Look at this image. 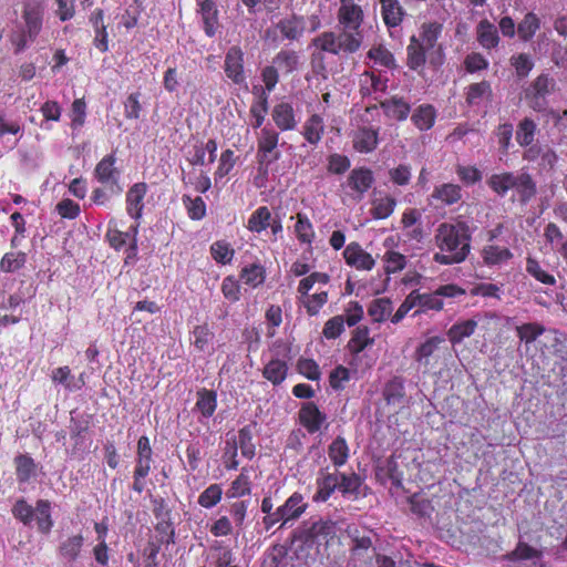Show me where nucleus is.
<instances>
[{
    "mask_svg": "<svg viewBox=\"0 0 567 567\" xmlns=\"http://www.w3.org/2000/svg\"><path fill=\"white\" fill-rule=\"evenodd\" d=\"M435 238L440 246L444 245L446 248H471L470 227L462 220L441 224Z\"/></svg>",
    "mask_w": 567,
    "mask_h": 567,
    "instance_id": "nucleus-1",
    "label": "nucleus"
},
{
    "mask_svg": "<svg viewBox=\"0 0 567 567\" xmlns=\"http://www.w3.org/2000/svg\"><path fill=\"white\" fill-rule=\"evenodd\" d=\"M279 135L277 132L267 127L262 128L258 137L257 162L259 172L266 174L270 164L280 158V152L277 151Z\"/></svg>",
    "mask_w": 567,
    "mask_h": 567,
    "instance_id": "nucleus-2",
    "label": "nucleus"
},
{
    "mask_svg": "<svg viewBox=\"0 0 567 567\" xmlns=\"http://www.w3.org/2000/svg\"><path fill=\"white\" fill-rule=\"evenodd\" d=\"M465 295V290L457 285L449 284L440 286L433 292L421 293L419 291L420 308L414 312L416 316L429 310L441 311L444 307L442 298H456Z\"/></svg>",
    "mask_w": 567,
    "mask_h": 567,
    "instance_id": "nucleus-3",
    "label": "nucleus"
},
{
    "mask_svg": "<svg viewBox=\"0 0 567 567\" xmlns=\"http://www.w3.org/2000/svg\"><path fill=\"white\" fill-rule=\"evenodd\" d=\"M295 544L293 554L299 561L312 566L319 560L321 547L302 530L296 536Z\"/></svg>",
    "mask_w": 567,
    "mask_h": 567,
    "instance_id": "nucleus-4",
    "label": "nucleus"
},
{
    "mask_svg": "<svg viewBox=\"0 0 567 567\" xmlns=\"http://www.w3.org/2000/svg\"><path fill=\"white\" fill-rule=\"evenodd\" d=\"M224 71L235 84L241 85L246 82L244 52L239 47L234 45L228 49L225 55Z\"/></svg>",
    "mask_w": 567,
    "mask_h": 567,
    "instance_id": "nucleus-5",
    "label": "nucleus"
},
{
    "mask_svg": "<svg viewBox=\"0 0 567 567\" xmlns=\"http://www.w3.org/2000/svg\"><path fill=\"white\" fill-rule=\"evenodd\" d=\"M44 7L42 3L31 1L24 3L22 18L24 20V30L30 41H34L39 35L43 23Z\"/></svg>",
    "mask_w": 567,
    "mask_h": 567,
    "instance_id": "nucleus-6",
    "label": "nucleus"
},
{
    "mask_svg": "<svg viewBox=\"0 0 567 567\" xmlns=\"http://www.w3.org/2000/svg\"><path fill=\"white\" fill-rule=\"evenodd\" d=\"M320 547L328 546L337 536V523L331 519L320 518L301 529Z\"/></svg>",
    "mask_w": 567,
    "mask_h": 567,
    "instance_id": "nucleus-7",
    "label": "nucleus"
},
{
    "mask_svg": "<svg viewBox=\"0 0 567 567\" xmlns=\"http://www.w3.org/2000/svg\"><path fill=\"white\" fill-rule=\"evenodd\" d=\"M115 156L113 154L103 157L94 169V175L97 181L102 184H110L113 193L122 192V188L117 184L118 171L114 167Z\"/></svg>",
    "mask_w": 567,
    "mask_h": 567,
    "instance_id": "nucleus-8",
    "label": "nucleus"
},
{
    "mask_svg": "<svg viewBox=\"0 0 567 567\" xmlns=\"http://www.w3.org/2000/svg\"><path fill=\"white\" fill-rule=\"evenodd\" d=\"M275 30H278L284 39L289 41H299L306 30V21L303 17L296 13L280 19L275 24Z\"/></svg>",
    "mask_w": 567,
    "mask_h": 567,
    "instance_id": "nucleus-9",
    "label": "nucleus"
},
{
    "mask_svg": "<svg viewBox=\"0 0 567 567\" xmlns=\"http://www.w3.org/2000/svg\"><path fill=\"white\" fill-rule=\"evenodd\" d=\"M298 414L300 424L310 434L318 432L327 421V415L313 402L305 403Z\"/></svg>",
    "mask_w": 567,
    "mask_h": 567,
    "instance_id": "nucleus-10",
    "label": "nucleus"
},
{
    "mask_svg": "<svg viewBox=\"0 0 567 567\" xmlns=\"http://www.w3.org/2000/svg\"><path fill=\"white\" fill-rule=\"evenodd\" d=\"M338 20L342 28L360 30L363 22V11L353 0H341Z\"/></svg>",
    "mask_w": 567,
    "mask_h": 567,
    "instance_id": "nucleus-11",
    "label": "nucleus"
},
{
    "mask_svg": "<svg viewBox=\"0 0 567 567\" xmlns=\"http://www.w3.org/2000/svg\"><path fill=\"white\" fill-rule=\"evenodd\" d=\"M317 491L312 496L315 503L327 502L333 492L339 488V473L320 471L316 480Z\"/></svg>",
    "mask_w": 567,
    "mask_h": 567,
    "instance_id": "nucleus-12",
    "label": "nucleus"
},
{
    "mask_svg": "<svg viewBox=\"0 0 567 567\" xmlns=\"http://www.w3.org/2000/svg\"><path fill=\"white\" fill-rule=\"evenodd\" d=\"M197 12L202 18L205 34L213 38L219 28L216 2L214 0L198 1Z\"/></svg>",
    "mask_w": 567,
    "mask_h": 567,
    "instance_id": "nucleus-13",
    "label": "nucleus"
},
{
    "mask_svg": "<svg viewBox=\"0 0 567 567\" xmlns=\"http://www.w3.org/2000/svg\"><path fill=\"white\" fill-rule=\"evenodd\" d=\"M308 508V503L305 502L303 496L295 492L287 501L278 507V514L281 515L282 526L290 520L298 519Z\"/></svg>",
    "mask_w": 567,
    "mask_h": 567,
    "instance_id": "nucleus-14",
    "label": "nucleus"
},
{
    "mask_svg": "<svg viewBox=\"0 0 567 567\" xmlns=\"http://www.w3.org/2000/svg\"><path fill=\"white\" fill-rule=\"evenodd\" d=\"M83 545L84 537L82 534L69 536L61 540L58 547V554L63 560L74 563L80 558Z\"/></svg>",
    "mask_w": 567,
    "mask_h": 567,
    "instance_id": "nucleus-15",
    "label": "nucleus"
},
{
    "mask_svg": "<svg viewBox=\"0 0 567 567\" xmlns=\"http://www.w3.org/2000/svg\"><path fill=\"white\" fill-rule=\"evenodd\" d=\"M373 182L372 171L364 167L352 169L347 181L348 186L358 193L360 198L372 186Z\"/></svg>",
    "mask_w": 567,
    "mask_h": 567,
    "instance_id": "nucleus-16",
    "label": "nucleus"
},
{
    "mask_svg": "<svg viewBox=\"0 0 567 567\" xmlns=\"http://www.w3.org/2000/svg\"><path fill=\"white\" fill-rule=\"evenodd\" d=\"M147 185L145 183L134 184L126 194L127 213L133 218H140L143 209V198L146 194Z\"/></svg>",
    "mask_w": 567,
    "mask_h": 567,
    "instance_id": "nucleus-17",
    "label": "nucleus"
},
{
    "mask_svg": "<svg viewBox=\"0 0 567 567\" xmlns=\"http://www.w3.org/2000/svg\"><path fill=\"white\" fill-rule=\"evenodd\" d=\"M514 189L517 192L523 204L528 203L537 193L535 181L529 173L524 171L516 173Z\"/></svg>",
    "mask_w": 567,
    "mask_h": 567,
    "instance_id": "nucleus-18",
    "label": "nucleus"
},
{
    "mask_svg": "<svg viewBox=\"0 0 567 567\" xmlns=\"http://www.w3.org/2000/svg\"><path fill=\"white\" fill-rule=\"evenodd\" d=\"M380 105L386 116L398 121H404L411 111L410 104L403 97L399 96H392L391 99L382 101Z\"/></svg>",
    "mask_w": 567,
    "mask_h": 567,
    "instance_id": "nucleus-19",
    "label": "nucleus"
},
{
    "mask_svg": "<svg viewBox=\"0 0 567 567\" xmlns=\"http://www.w3.org/2000/svg\"><path fill=\"white\" fill-rule=\"evenodd\" d=\"M337 38L340 53H354L360 49L363 35L360 30L342 28Z\"/></svg>",
    "mask_w": 567,
    "mask_h": 567,
    "instance_id": "nucleus-20",
    "label": "nucleus"
},
{
    "mask_svg": "<svg viewBox=\"0 0 567 567\" xmlns=\"http://www.w3.org/2000/svg\"><path fill=\"white\" fill-rule=\"evenodd\" d=\"M378 145V132L370 127H362L357 131L353 137V147L361 153H370Z\"/></svg>",
    "mask_w": 567,
    "mask_h": 567,
    "instance_id": "nucleus-21",
    "label": "nucleus"
},
{
    "mask_svg": "<svg viewBox=\"0 0 567 567\" xmlns=\"http://www.w3.org/2000/svg\"><path fill=\"white\" fill-rule=\"evenodd\" d=\"M443 342V339L441 337H431L426 339L423 343H421L415 353L414 359L420 364L423 365L425 369H429L431 365V358L433 357L434 352L439 349V346Z\"/></svg>",
    "mask_w": 567,
    "mask_h": 567,
    "instance_id": "nucleus-22",
    "label": "nucleus"
},
{
    "mask_svg": "<svg viewBox=\"0 0 567 567\" xmlns=\"http://www.w3.org/2000/svg\"><path fill=\"white\" fill-rule=\"evenodd\" d=\"M382 6V17L389 28L398 27L404 16V10L398 0H380Z\"/></svg>",
    "mask_w": 567,
    "mask_h": 567,
    "instance_id": "nucleus-23",
    "label": "nucleus"
},
{
    "mask_svg": "<svg viewBox=\"0 0 567 567\" xmlns=\"http://www.w3.org/2000/svg\"><path fill=\"white\" fill-rule=\"evenodd\" d=\"M272 118L276 125L282 130H292L296 126L293 109L288 103H280L274 107Z\"/></svg>",
    "mask_w": 567,
    "mask_h": 567,
    "instance_id": "nucleus-24",
    "label": "nucleus"
},
{
    "mask_svg": "<svg viewBox=\"0 0 567 567\" xmlns=\"http://www.w3.org/2000/svg\"><path fill=\"white\" fill-rule=\"evenodd\" d=\"M431 197L441 200L444 205H453L462 198V189L458 185L445 183L435 186Z\"/></svg>",
    "mask_w": 567,
    "mask_h": 567,
    "instance_id": "nucleus-25",
    "label": "nucleus"
},
{
    "mask_svg": "<svg viewBox=\"0 0 567 567\" xmlns=\"http://www.w3.org/2000/svg\"><path fill=\"white\" fill-rule=\"evenodd\" d=\"M34 518L39 532L49 534L53 527V519L51 517V503L48 499H39L35 504Z\"/></svg>",
    "mask_w": 567,
    "mask_h": 567,
    "instance_id": "nucleus-26",
    "label": "nucleus"
},
{
    "mask_svg": "<svg viewBox=\"0 0 567 567\" xmlns=\"http://www.w3.org/2000/svg\"><path fill=\"white\" fill-rule=\"evenodd\" d=\"M435 117V109L430 104H423L415 109L411 120L419 130L426 131L433 126Z\"/></svg>",
    "mask_w": 567,
    "mask_h": 567,
    "instance_id": "nucleus-27",
    "label": "nucleus"
},
{
    "mask_svg": "<svg viewBox=\"0 0 567 567\" xmlns=\"http://www.w3.org/2000/svg\"><path fill=\"white\" fill-rule=\"evenodd\" d=\"M425 50L423 43L420 42L415 37L411 38L410 44L406 48L408 52V66L411 70H419L425 64Z\"/></svg>",
    "mask_w": 567,
    "mask_h": 567,
    "instance_id": "nucleus-28",
    "label": "nucleus"
},
{
    "mask_svg": "<svg viewBox=\"0 0 567 567\" xmlns=\"http://www.w3.org/2000/svg\"><path fill=\"white\" fill-rule=\"evenodd\" d=\"M477 40L486 49L495 48L499 41L496 27L488 20H482L477 25Z\"/></svg>",
    "mask_w": 567,
    "mask_h": 567,
    "instance_id": "nucleus-29",
    "label": "nucleus"
},
{
    "mask_svg": "<svg viewBox=\"0 0 567 567\" xmlns=\"http://www.w3.org/2000/svg\"><path fill=\"white\" fill-rule=\"evenodd\" d=\"M477 328V321L468 319L453 324L449 331L447 337L451 343H461L465 338L471 337Z\"/></svg>",
    "mask_w": 567,
    "mask_h": 567,
    "instance_id": "nucleus-30",
    "label": "nucleus"
},
{
    "mask_svg": "<svg viewBox=\"0 0 567 567\" xmlns=\"http://www.w3.org/2000/svg\"><path fill=\"white\" fill-rule=\"evenodd\" d=\"M287 363L279 359L270 360L264 368L262 375L274 385L282 383L287 377Z\"/></svg>",
    "mask_w": 567,
    "mask_h": 567,
    "instance_id": "nucleus-31",
    "label": "nucleus"
},
{
    "mask_svg": "<svg viewBox=\"0 0 567 567\" xmlns=\"http://www.w3.org/2000/svg\"><path fill=\"white\" fill-rule=\"evenodd\" d=\"M217 406V395L214 391L202 389L197 392V402L195 408L205 419L210 417Z\"/></svg>",
    "mask_w": 567,
    "mask_h": 567,
    "instance_id": "nucleus-32",
    "label": "nucleus"
},
{
    "mask_svg": "<svg viewBox=\"0 0 567 567\" xmlns=\"http://www.w3.org/2000/svg\"><path fill=\"white\" fill-rule=\"evenodd\" d=\"M346 261L358 270H371L375 264L365 250H343Z\"/></svg>",
    "mask_w": 567,
    "mask_h": 567,
    "instance_id": "nucleus-33",
    "label": "nucleus"
},
{
    "mask_svg": "<svg viewBox=\"0 0 567 567\" xmlns=\"http://www.w3.org/2000/svg\"><path fill=\"white\" fill-rule=\"evenodd\" d=\"M348 535L353 543V546L351 547L352 555H360L361 551H367L372 547V532H361L357 527H349Z\"/></svg>",
    "mask_w": 567,
    "mask_h": 567,
    "instance_id": "nucleus-34",
    "label": "nucleus"
},
{
    "mask_svg": "<svg viewBox=\"0 0 567 567\" xmlns=\"http://www.w3.org/2000/svg\"><path fill=\"white\" fill-rule=\"evenodd\" d=\"M328 455L334 466L344 465L349 458V447L347 441L342 436H337L329 445Z\"/></svg>",
    "mask_w": 567,
    "mask_h": 567,
    "instance_id": "nucleus-35",
    "label": "nucleus"
},
{
    "mask_svg": "<svg viewBox=\"0 0 567 567\" xmlns=\"http://www.w3.org/2000/svg\"><path fill=\"white\" fill-rule=\"evenodd\" d=\"M404 382L402 378L394 377L384 386L383 398L388 404H399L404 398Z\"/></svg>",
    "mask_w": 567,
    "mask_h": 567,
    "instance_id": "nucleus-36",
    "label": "nucleus"
},
{
    "mask_svg": "<svg viewBox=\"0 0 567 567\" xmlns=\"http://www.w3.org/2000/svg\"><path fill=\"white\" fill-rule=\"evenodd\" d=\"M16 474L19 483H27L35 474V463L28 455H18L14 458Z\"/></svg>",
    "mask_w": 567,
    "mask_h": 567,
    "instance_id": "nucleus-37",
    "label": "nucleus"
},
{
    "mask_svg": "<svg viewBox=\"0 0 567 567\" xmlns=\"http://www.w3.org/2000/svg\"><path fill=\"white\" fill-rule=\"evenodd\" d=\"M272 63L285 73H291L298 68L299 56L292 50H281L275 55Z\"/></svg>",
    "mask_w": 567,
    "mask_h": 567,
    "instance_id": "nucleus-38",
    "label": "nucleus"
},
{
    "mask_svg": "<svg viewBox=\"0 0 567 567\" xmlns=\"http://www.w3.org/2000/svg\"><path fill=\"white\" fill-rule=\"evenodd\" d=\"M536 131H537L536 123L532 118L525 117L523 121L519 122V124L517 126V131H516L517 143L523 147L529 146L534 142Z\"/></svg>",
    "mask_w": 567,
    "mask_h": 567,
    "instance_id": "nucleus-39",
    "label": "nucleus"
},
{
    "mask_svg": "<svg viewBox=\"0 0 567 567\" xmlns=\"http://www.w3.org/2000/svg\"><path fill=\"white\" fill-rule=\"evenodd\" d=\"M392 312V302L389 298H379L371 301L368 315L374 322L384 321Z\"/></svg>",
    "mask_w": 567,
    "mask_h": 567,
    "instance_id": "nucleus-40",
    "label": "nucleus"
},
{
    "mask_svg": "<svg viewBox=\"0 0 567 567\" xmlns=\"http://www.w3.org/2000/svg\"><path fill=\"white\" fill-rule=\"evenodd\" d=\"M516 173L495 174L489 178L491 188L498 195L504 196L509 189H514Z\"/></svg>",
    "mask_w": 567,
    "mask_h": 567,
    "instance_id": "nucleus-41",
    "label": "nucleus"
},
{
    "mask_svg": "<svg viewBox=\"0 0 567 567\" xmlns=\"http://www.w3.org/2000/svg\"><path fill=\"white\" fill-rule=\"evenodd\" d=\"M312 45L318 48L322 52H328L334 55L340 53V47L338 45L337 34L332 31H326L312 39Z\"/></svg>",
    "mask_w": 567,
    "mask_h": 567,
    "instance_id": "nucleus-42",
    "label": "nucleus"
},
{
    "mask_svg": "<svg viewBox=\"0 0 567 567\" xmlns=\"http://www.w3.org/2000/svg\"><path fill=\"white\" fill-rule=\"evenodd\" d=\"M152 447L147 436H141L137 441V458L136 466L141 471H151Z\"/></svg>",
    "mask_w": 567,
    "mask_h": 567,
    "instance_id": "nucleus-43",
    "label": "nucleus"
},
{
    "mask_svg": "<svg viewBox=\"0 0 567 567\" xmlns=\"http://www.w3.org/2000/svg\"><path fill=\"white\" fill-rule=\"evenodd\" d=\"M251 491L249 476L246 474V468L231 482L230 487L226 492L228 498H238L249 495Z\"/></svg>",
    "mask_w": 567,
    "mask_h": 567,
    "instance_id": "nucleus-44",
    "label": "nucleus"
},
{
    "mask_svg": "<svg viewBox=\"0 0 567 567\" xmlns=\"http://www.w3.org/2000/svg\"><path fill=\"white\" fill-rule=\"evenodd\" d=\"M257 423L251 422L239 430V447L243 456L251 460L255 456V444L252 443V432Z\"/></svg>",
    "mask_w": 567,
    "mask_h": 567,
    "instance_id": "nucleus-45",
    "label": "nucleus"
},
{
    "mask_svg": "<svg viewBox=\"0 0 567 567\" xmlns=\"http://www.w3.org/2000/svg\"><path fill=\"white\" fill-rule=\"evenodd\" d=\"M240 278L246 285L258 287L265 281V269L260 265L251 264L243 268Z\"/></svg>",
    "mask_w": 567,
    "mask_h": 567,
    "instance_id": "nucleus-46",
    "label": "nucleus"
},
{
    "mask_svg": "<svg viewBox=\"0 0 567 567\" xmlns=\"http://www.w3.org/2000/svg\"><path fill=\"white\" fill-rule=\"evenodd\" d=\"M374 340L370 337V330L365 326H360L353 331L349 342L351 350L355 353L363 351L368 346L373 344Z\"/></svg>",
    "mask_w": 567,
    "mask_h": 567,
    "instance_id": "nucleus-47",
    "label": "nucleus"
},
{
    "mask_svg": "<svg viewBox=\"0 0 567 567\" xmlns=\"http://www.w3.org/2000/svg\"><path fill=\"white\" fill-rule=\"evenodd\" d=\"M12 515L20 520L24 526H31L34 519L35 507L27 503L24 498H19L12 506Z\"/></svg>",
    "mask_w": 567,
    "mask_h": 567,
    "instance_id": "nucleus-48",
    "label": "nucleus"
},
{
    "mask_svg": "<svg viewBox=\"0 0 567 567\" xmlns=\"http://www.w3.org/2000/svg\"><path fill=\"white\" fill-rule=\"evenodd\" d=\"M492 94L491 84L487 81L473 83L468 86L466 93V102L470 105H477L485 96Z\"/></svg>",
    "mask_w": 567,
    "mask_h": 567,
    "instance_id": "nucleus-49",
    "label": "nucleus"
},
{
    "mask_svg": "<svg viewBox=\"0 0 567 567\" xmlns=\"http://www.w3.org/2000/svg\"><path fill=\"white\" fill-rule=\"evenodd\" d=\"M556 82L554 78L542 73L538 75L530 86L526 90L537 95L548 96L555 90Z\"/></svg>",
    "mask_w": 567,
    "mask_h": 567,
    "instance_id": "nucleus-50",
    "label": "nucleus"
},
{
    "mask_svg": "<svg viewBox=\"0 0 567 567\" xmlns=\"http://www.w3.org/2000/svg\"><path fill=\"white\" fill-rule=\"evenodd\" d=\"M517 337L522 342L529 344L545 332V327L536 323H524L516 328Z\"/></svg>",
    "mask_w": 567,
    "mask_h": 567,
    "instance_id": "nucleus-51",
    "label": "nucleus"
},
{
    "mask_svg": "<svg viewBox=\"0 0 567 567\" xmlns=\"http://www.w3.org/2000/svg\"><path fill=\"white\" fill-rule=\"evenodd\" d=\"M223 495V489L219 484H212L205 488L198 496V504L204 508H212L216 506Z\"/></svg>",
    "mask_w": 567,
    "mask_h": 567,
    "instance_id": "nucleus-52",
    "label": "nucleus"
},
{
    "mask_svg": "<svg viewBox=\"0 0 567 567\" xmlns=\"http://www.w3.org/2000/svg\"><path fill=\"white\" fill-rule=\"evenodd\" d=\"M192 334L194 338L193 344L198 351H206L214 339V332L210 330L208 324L196 326Z\"/></svg>",
    "mask_w": 567,
    "mask_h": 567,
    "instance_id": "nucleus-53",
    "label": "nucleus"
},
{
    "mask_svg": "<svg viewBox=\"0 0 567 567\" xmlns=\"http://www.w3.org/2000/svg\"><path fill=\"white\" fill-rule=\"evenodd\" d=\"M368 58L382 66L395 68V59L393 54L383 45L373 47L368 52Z\"/></svg>",
    "mask_w": 567,
    "mask_h": 567,
    "instance_id": "nucleus-54",
    "label": "nucleus"
},
{
    "mask_svg": "<svg viewBox=\"0 0 567 567\" xmlns=\"http://www.w3.org/2000/svg\"><path fill=\"white\" fill-rule=\"evenodd\" d=\"M539 29V19L533 12L527 13L522 22L518 24L519 37L527 41L533 38Z\"/></svg>",
    "mask_w": 567,
    "mask_h": 567,
    "instance_id": "nucleus-55",
    "label": "nucleus"
},
{
    "mask_svg": "<svg viewBox=\"0 0 567 567\" xmlns=\"http://www.w3.org/2000/svg\"><path fill=\"white\" fill-rule=\"evenodd\" d=\"M300 301L303 303L309 316H316L328 301V293L326 291H321L319 293L308 295Z\"/></svg>",
    "mask_w": 567,
    "mask_h": 567,
    "instance_id": "nucleus-56",
    "label": "nucleus"
},
{
    "mask_svg": "<svg viewBox=\"0 0 567 567\" xmlns=\"http://www.w3.org/2000/svg\"><path fill=\"white\" fill-rule=\"evenodd\" d=\"M322 122L318 115H312L305 125L303 136L310 144H317L321 138Z\"/></svg>",
    "mask_w": 567,
    "mask_h": 567,
    "instance_id": "nucleus-57",
    "label": "nucleus"
},
{
    "mask_svg": "<svg viewBox=\"0 0 567 567\" xmlns=\"http://www.w3.org/2000/svg\"><path fill=\"white\" fill-rule=\"evenodd\" d=\"M270 212L267 207H259L249 218L248 227L252 231H261L269 226Z\"/></svg>",
    "mask_w": 567,
    "mask_h": 567,
    "instance_id": "nucleus-58",
    "label": "nucleus"
},
{
    "mask_svg": "<svg viewBox=\"0 0 567 567\" xmlns=\"http://www.w3.org/2000/svg\"><path fill=\"white\" fill-rule=\"evenodd\" d=\"M287 549L284 546H274L264 559V567H286Z\"/></svg>",
    "mask_w": 567,
    "mask_h": 567,
    "instance_id": "nucleus-59",
    "label": "nucleus"
},
{
    "mask_svg": "<svg viewBox=\"0 0 567 567\" xmlns=\"http://www.w3.org/2000/svg\"><path fill=\"white\" fill-rule=\"evenodd\" d=\"M24 252L11 250L2 257L0 266L3 271L11 272L21 268L24 265Z\"/></svg>",
    "mask_w": 567,
    "mask_h": 567,
    "instance_id": "nucleus-60",
    "label": "nucleus"
},
{
    "mask_svg": "<svg viewBox=\"0 0 567 567\" xmlns=\"http://www.w3.org/2000/svg\"><path fill=\"white\" fill-rule=\"evenodd\" d=\"M361 486V478L355 473L347 475L339 473V489L343 495L358 494Z\"/></svg>",
    "mask_w": 567,
    "mask_h": 567,
    "instance_id": "nucleus-61",
    "label": "nucleus"
},
{
    "mask_svg": "<svg viewBox=\"0 0 567 567\" xmlns=\"http://www.w3.org/2000/svg\"><path fill=\"white\" fill-rule=\"evenodd\" d=\"M183 202L192 219H202L206 214V205L202 197L192 198L188 195L183 196Z\"/></svg>",
    "mask_w": 567,
    "mask_h": 567,
    "instance_id": "nucleus-62",
    "label": "nucleus"
},
{
    "mask_svg": "<svg viewBox=\"0 0 567 567\" xmlns=\"http://www.w3.org/2000/svg\"><path fill=\"white\" fill-rule=\"evenodd\" d=\"M511 64L515 68L519 79L526 78L533 70L534 63L527 53H519L511 58Z\"/></svg>",
    "mask_w": 567,
    "mask_h": 567,
    "instance_id": "nucleus-63",
    "label": "nucleus"
},
{
    "mask_svg": "<svg viewBox=\"0 0 567 567\" xmlns=\"http://www.w3.org/2000/svg\"><path fill=\"white\" fill-rule=\"evenodd\" d=\"M395 205L396 202L393 197L386 196L379 198L373 203V216L379 219H384L393 213Z\"/></svg>",
    "mask_w": 567,
    "mask_h": 567,
    "instance_id": "nucleus-64",
    "label": "nucleus"
}]
</instances>
